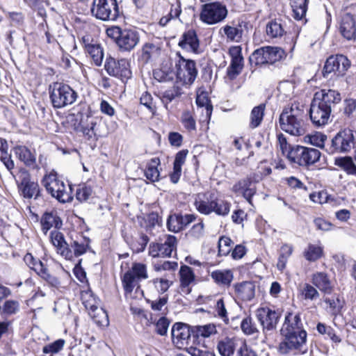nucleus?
Masks as SVG:
<instances>
[{
    "instance_id": "f257e3e1",
    "label": "nucleus",
    "mask_w": 356,
    "mask_h": 356,
    "mask_svg": "<svg viewBox=\"0 0 356 356\" xmlns=\"http://www.w3.org/2000/svg\"><path fill=\"white\" fill-rule=\"evenodd\" d=\"M341 100V95L334 90H321L316 92L309 109V117L318 127L327 124L333 107Z\"/></svg>"
},
{
    "instance_id": "f03ea898",
    "label": "nucleus",
    "mask_w": 356,
    "mask_h": 356,
    "mask_svg": "<svg viewBox=\"0 0 356 356\" xmlns=\"http://www.w3.org/2000/svg\"><path fill=\"white\" fill-rule=\"evenodd\" d=\"M305 118L304 105L293 102L285 106L281 113L279 118L280 127L292 136H302L305 133Z\"/></svg>"
},
{
    "instance_id": "7ed1b4c3",
    "label": "nucleus",
    "mask_w": 356,
    "mask_h": 356,
    "mask_svg": "<svg viewBox=\"0 0 356 356\" xmlns=\"http://www.w3.org/2000/svg\"><path fill=\"white\" fill-rule=\"evenodd\" d=\"M194 206L201 214L209 215L214 213L217 216H225L229 213L231 204L218 198L216 192L207 191L195 195Z\"/></svg>"
},
{
    "instance_id": "20e7f679",
    "label": "nucleus",
    "mask_w": 356,
    "mask_h": 356,
    "mask_svg": "<svg viewBox=\"0 0 356 356\" xmlns=\"http://www.w3.org/2000/svg\"><path fill=\"white\" fill-rule=\"evenodd\" d=\"M49 97L54 108H62L74 104L78 94L69 85L55 82L49 86Z\"/></svg>"
},
{
    "instance_id": "39448f33",
    "label": "nucleus",
    "mask_w": 356,
    "mask_h": 356,
    "mask_svg": "<svg viewBox=\"0 0 356 356\" xmlns=\"http://www.w3.org/2000/svg\"><path fill=\"white\" fill-rule=\"evenodd\" d=\"M282 339L279 343L278 350L281 354L297 355H304L308 351L307 333L281 334Z\"/></svg>"
},
{
    "instance_id": "423d86ee",
    "label": "nucleus",
    "mask_w": 356,
    "mask_h": 356,
    "mask_svg": "<svg viewBox=\"0 0 356 356\" xmlns=\"http://www.w3.org/2000/svg\"><path fill=\"white\" fill-rule=\"evenodd\" d=\"M42 182L47 191L59 202H68L72 200L71 186L60 180L56 173L46 175Z\"/></svg>"
},
{
    "instance_id": "0eeeda50",
    "label": "nucleus",
    "mask_w": 356,
    "mask_h": 356,
    "mask_svg": "<svg viewBox=\"0 0 356 356\" xmlns=\"http://www.w3.org/2000/svg\"><path fill=\"white\" fill-rule=\"evenodd\" d=\"M321 152L314 148L300 145L293 146L289 152V160L302 167H309L319 161Z\"/></svg>"
},
{
    "instance_id": "6e6552de",
    "label": "nucleus",
    "mask_w": 356,
    "mask_h": 356,
    "mask_svg": "<svg viewBox=\"0 0 356 356\" xmlns=\"http://www.w3.org/2000/svg\"><path fill=\"white\" fill-rule=\"evenodd\" d=\"M90 12L93 17L102 21H115L120 15L116 0H93Z\"/></svg>"
},
{
    "instance_id": "1a4fd4ad",
    "label": "nucleus",
    "mask_w": 356,
    "mask_h": 356,
    "mask_svg": "<svg viewBox=\"0 0 356 356\" xmlns=\"http://www.w3.org/2000/svg\"><path fill=\"white\" fill-rule=\"evenodd\" d=\"M225 5L220 2L205 3L202 6L200 18L207 24H215L223 21L227 16Z\"/></svg>"
},
{
    "instance_id": "9d476101",
    "label": "nucleus",
    "mask_w": 356,
    "mask_h": 356,
    "mask_svg": "<svg viewBox=\"0 0 356 356\" xmlns=\"http://www.w3.org/2000/svg\"><path fill=\"white\" fill-rule=\"evenodd\" d=\"M282 49L276 47H264L255 50L250 56V63L255 65L273 64L280 60L284 56Z\"/></svg>"
},
{
    "instance_id": "9b49d317",
    "label": "nucleus",
    "mask_w": 356,
    "mask_h": 356,
    "mask_svg": "<svg viewBox=\"0 0 356 356\" xmlns=\"http://www.w3.org/2000/svg\"><path fill=\"white\" fill-rule=\"evenodd\" d=\"M148 277L147 266L143 263H133L122 277V285L126 293H131L142 280Z\"/></svg>"
},
{
    "instance_id": "f8f14e48",
    "label": "nucleus",
    "mask_w": 356,
    "mask_h": 356,
    "mask_svg": "<svg viewBox=\"0 0 356 356\" xmlns=\"http://www.w3.org/2000/svg\"><path fill=\"white\" fill-rule=\"evenodd\" d=\"M179 59L175 62V68L177 79L184 85H191L197 75V70L195 61L184 58L177 54Z\"/></svg>"
},
{
    "instance_id": "ddd939ff",
    "label": "nucleus",
    "mask_w": 356,
    "mask_h": 356,
    "mask_svg": "<svg viewBox=\"0 0 356 356\" xmlns=\"http://www.w3.org/2000/svg\"><path fill=\"white\" fill-rule=\"evenodd\" d=\"M355 138L354 132L350 129L339 131L332 139L330 147L327 149L330 154L347 152L354 147Z\"/></svg>"
},
{
    "instance_id": "4468645a",
    "label": "nucleus",
    "mask_w": 356,
    "mask_h": 356,
    "mask_svg": "<svg viewBox=\"0 0 356 356\" xmlns=\"http://www.w3.org/2000/svg\"><path fill=\"white\" fill-rule=\"evenodd\" d=\"M350 65L349 60L343 55L331 56L325 61L322 70L323 76L327 78L332 73L337 76H343Z\"/></svg>"
},
{
    "instance_id": "2eb2a0df",
    "label": "nucleus",
    "mask_w": 356,
    "mask_h": 356,
    "mask_svg": "<svg viewBox=\"0 0 356 356\" xmlns=\"http://www.w3.org/2000/svg\"><path fill=\"white\" fill-rule=\"evenodd\" d=\"M257 183L258 181L255 179L254 175H250L236 182L232 191L237 195H241L252 204V198L257 193Z\"/></svg>"
},
{
    "instance_id": "dca6fc26",
    "label": "nucleus",
    "mask_w": 356,
    "mask_h": 356,
    "mask_svg": "<svg viewBox=\"0 0 356 356\" xmlns=\"http://www.w3.org/2000/svg\"><path fill=\"white\" fill-rule=\"evenodd\" d=\"M105 69L108 74L120 78L122 81H125L131 77L129 63L124 58L118 61L113 58L107 59L105 63Z\"/></svg>"
},
{
    "instance_id": "f3484780",
    "label": "nucleus",
    "mask_w": 356,
    "mask_h": 356,
    "mask_svg": "<svg viewBox=\"0 0 356 356\" xmlns=\"http://www.w3.org/2000/svg\"><path fill=\"white\" fill-rule=\"evenodd\" d=\"M90 239L80 234H75L70 237L68 243V250L71 255L69 257H64L66 259L72 260L74 257H78L85 254L90 249Z\"/></svg>"
},
{
    "instance_id": "a211bd4d",
    "label": "nucleus",
    "mask_w": 356,
    "mask_h": 356,
    "mask_svg": "<svg viewBox=\"0 0 356 356\" xmlns=\"http://www.w3.org/2000/svg\"><path fill=\"white\" fill-rule=\"evenodd\" d=\"M256 316L263 327L264 332L276 329L280 314L269 307H261L257 310Z\"/></svg>"
},
{
    "instance_id": "6ab92c4d",
    "label": "nucleus",
    "mask_w": 356,
    "mask_h": 356,
    "mask_svg": "<svg viewBox=\"0 0 356 356\" xmlns=\"http://www.w3.org/2000/svg\"><path fill=\"white\" fill-rule=\"evenodd\" d=\"M171 335L173 343L178 348H182L185 345L188 344V341L192 336L191 327L183 323H176L172 327Z\"/></svg>"
},
{
    "instance_id": "aec40b11",
    "label": "nucleus",
    "mask_w": 356,
    "mask_h": 356,
    "mask_svg": "<svg viewBox=\"0 0 356 356\" xmlns=\"http://www.w3.org/2000/svg\"><path fill=\"white\" fill-rule=\"evenodd\" d=\"M246 29L247 23L238 21L237 23L232 22L231 24L224 26L220 29V32L225 35L227 41L241 42Z\"/></svg>"
},
{
    "instance_id": "412c9836",
    "label": "nucleus",
    "mask_w": 356,
    "mask_h": 356,
    "mask_svg": "<svg viewBox=\"0 0 356 356\" xmlns=\"http://www.w3.org/2000/svg\"><path fill=\"white\" fill-rule=\"evenodd\" d=\"M139 40V34L136 31L125 29H123L117 45L121 51H130L138 44Z\"/></svg>"
},
{
    "instance_id": "4be33fe9",
    "label": "nucleus",
    "mask_w": 356,
    "mask_h": 356,
    "mask_svg": "<svg viewBox=\"0 0 356 356\" xmlns=\"http://www.w3.org/2000/svg\"><path fill=\"white\" fill-rule=\"evenodd\" d=\"M300 332L307 333L303 329L302 323H301L300 315H293L289 313L285 316L284 323L280 330L281 334H288L289 333L297 334Z\"/></svg>"
},
{
    "instance_id": "5701e85b",
    "label": "nucleus",
    "mask_w": 356,
    "mask_h": 356,
    "mask_svg": "<svg viewBox=\"0 0 356 356\" xmlns=\"http://www.w3.org/2000/svg\"><path fill=\"white\" fill-rule=\"evenodd\" d=\"M339 30L341 35L348 40H354L356 38V25L354 17L345 13L340 22Z\"/></svg>"
},
{
    "instance_id": "b1692460",
    "label": "nucleus",
    "mask_w": 356,
    "mask_h": 356,
    "mask_svg": "<svg viewBox=\"0 0 356 356\" xmlns=\"http://www.w3.org/2000/svg\"><path fill=\"white\" fill-rule=\"evenodd\" d=\"M179 46L187 51L199 54L200 43L195 31L189 30L184 33L181 40L179 42Z\"/></svg>"
},
{
    "instance_id": "393cba45",
    "label": "nucleus",
    "mask_w": 356,
    "mask_h": 356,
    "mask_svg": "<svg viewBox=\"0 0 356 356\" xmlns=\"http://www.w3.org/2000/svg\"><path fill=\"white\" fill-rule=\"evenodd\" d=\"M50 240L58 254L63 257H69L71 255L68 250V243L66 242L63 233L58 230L52 231L50 234Z\"/></svg>"
},
{
    "instance_id": "a878e982",
    "label": "nucleus",
    "mask_w": 356,
    "mask_h": 356,
    "mask_svg": "<svg viewBox=\"0 0 356 356\" xmlns=\"http://www.w3.org/2000/svg\"><path fill=\"white\" fill-rule=\"evenodd\" d=\"M42 230L46 234L52 227L59 229L63 223L56 211L46 212L43 214L41 220Z\"/></svg>"
},
{
    "instance_id": "bb28decb",
    "label": "nucleus",
    "mask_w": 356,
    "mask_h": 356,
    "mask_svg": "<svg viewBox=\"0 0 356 356\" xmlns=\"http://www.w3.org/2000/svg\"><path fill=\"white\" fill-rule=\"evenodd\" d=\"M22 176L21 187L24 197L26 198L35 197L36 198L39 195V186L38 183L31 181L29 175L26 172L23 173Z\"/></svg>"
},
{
    "instance_id": "cd10ccee",
    "label": "nucleus",
    "mask_w": 356,
    "mask_h": 356,
    "mask_svg": "<svg viewBox=\"0 0 356 356\" xmlns=\"http://www.w3.org/2000/svg\"><path fill=\"white\" fill-rule=\"evenodd\" d=\"M235 291L238 298L248 301L254 296L255 286L252 282H243L235 285Z\"/></svg>"
},
{
    "instance_id": "c85d7f7f",
    "label": "nucleus",
    "mask_w": 356,
    "mask_h": 356,
    "mask_svg": "<svg viewBox=\"0 0 356 356\" xmlns=\"http://www.w3.org/2000/svg\"><path fill=\"white\" fill-rule=\"evenodd\" d=\"M235 338L226 337L219 341L217 349L221 356H234L238 345Z\"/></svg>"
},
{
    "instance_id": "c756f323",
    "label": "nucleus",
    "mask_w": 356,
    "mask_h": 356,
    "mask_svg": "<svg viewBox=\"0 0 356 356\" xmlns=\"http://www.w3.org/2000/svg\"><path fill=\"white\" fill-rule=\"evenodd\" d=\"M312 283L321 291L325 293H331L332 286L327 275L322 272H318L312 276Z\"/></svg>"
},
{
    "instance_id": "7c9ffc66",
    "label": "nucleus",
    "mask_w": 356,
    "mask_h": 356,
    "mask_svg": "<svg viewBox=\"0 0 356 356\" xmlns=\"http://www.w3.org/2000/svg\"><path fill=\"white\" fill-rule=\"evenodd\" d=\"M159 244L162 257H170L173 252L177 250V241L172 235H166L163 241L161 240Z\"/></svg>"
},
{
    "instance_id": "2f4dec72",
    "label": "nucleus",
    "mask_w": 356,
    "mask_h": 356,
    "mask_svg": "<svg viewBox=\"0 0 356 356\" xmlns=\"http://www.w3.org/2000/svg\"><path fill=\"white\" fill-rule=\"evenodd\" d=\"M217 333V329L214 324H207L204 325H195L191 327V334L193 339L200 337L209 338Z\"/></svg>"
},
{
    "instance_id": "473e14b6",
    "label": "nucleus",
    "mask_w": 356,
    "mask_h": 356,
    "mask_svg": "<svg viewBox=\"0 0 356 356\" xmlns=\"http://www.w3.org/2000/svg\"><path fill=\"white\" fill-rule=\"evenodd\" d=\"M211 277L217 284L220 286H229L233 280V274L229 270H214L211 273Z\"/></svg>"
},
{
    "instance_id": "72a5a7b5",
    "label": "nucleus",
    "mask_w": 356,
    "mask_h": 356,
    "mask_svg": "<svg viewBox=\"0 0 356 356\" xmlns=\"http://www.w3.org/2000/svg\"><path fill=\"white\" fill-rule=\"evenodd\" d=\"M265 108L266 105L264 104H261L252 108L250 115V128L255 129L260 126L264 116Z\"/></svg>"
},
{
    "instance_id": "f704fd0d",
    "label": "nucleus",
    "mask_w": 356,
    "mask_h": 356,
    "mask_svg": "<svg viewBox=\"0 0 356 356\" xmlns=\"http://www.w3.org/2000/svg\"><path fill=\"white\" fill-rule=\"evenodd\" d=\"M334 164L345 171L349 175L356 177V165L350 156L336 158Z\"/></svg>"
},
{
    "instance_id": "c9c22d12",
    "label": "nucleus",
    "mask_w": 356,
    "mask_h": 356,
    "mask_svg": "<svg viewBox=\"0 0 356 356\" xmlns=\"http://www.w3.org/2000/svg\"><path fill=\"white\" fill-rule=\"evenodd\" d=\"M324 302L329 306V312L334 316L341 312L345 304L343 297L336 294L331 298H325Z\"/></svg>"
},
{
    "instance_id": "e433bc0d",
    "label": "nucleus",
    "mask_w": 356,
    "mask_h": 356,
    "mask_svg": "<svg viewBox=\"0 0 356 356\" xmlns=\"http://www.w3.org/2000/svg\"><path fill=\"white\" fill-rule=\"evenodd\" d=\"M180 283L182 288H187L193 283L195 280V275L192 268L186 265H182L179 272Z\"/></svg>"
},
{
    "instance_id": "4c0bfd02",
    "label": "nucleus",
    "mask_w": 356,
    "mask_h": 356,
    "mask_svg": "<svg viewBox=\"0 0 356 356\" xmlns=\"http://www.w3.org/2000/svg\"><path fill=\"white\" fill-rule=\"evenodd\" d=\"M161 49L153 43H145L142 48V60L147 63L152 59L157 58L160 55Z\"/></svg>"
},
{
    "instance_id": "58836bf2",
    "label": "nucleus",
    "mask_w": 356,
    "mask_h": 356,
    "mask_svg": "<svg viewBox=\"0 0 356 356\" xmlns=\"http://www.w3.org/2000/svg\"><path fill=\"white\" fill-rule=\"evenodd\" d=\"M15 152L19 159L26 165H33L35 164V156L26 147H17L15 148Z\"/></svg>"
},
{
    "instance_id": "ea45409f",
    "label": "nucleus",
    "mask_w": 356,
    "mask_h": 356,
    "mask_svg": "<svg viewBox=\"0 0 356 356\" xmlns=\"http://www.w3.org/2000/svg\"><path fill=\"white\" fill-rule=\"evenodd\" d=\"M308 0H291L290 4L293 12L294 18L301 19L307 10Z\"/></svg>"
},
{
    "instance_id": "a19ab883",
    "label": "nucleus",
    "mask_w": 356,
    "mask_h": 356,
    "mask_svg": "<svg viewBox=\"0 0 356 356\" xmlns=\"http://www.w3.org/2000/svg\"><path fill=\"white\" fill-rule=\"evenodd\" d=\"M88 314L97 325L99 326L108 325V316L103 308L98 306L97 309L91 310Z\"/></svg>"
},
{
    "instance_id": "79ce46f5",
    "label": "nucleus",
    "mask_w": 356,
    "mask_h": 356,
    "mask_svg": "<svg viewBox=\"0 0 356 356\" xmlns=\"http://www.w3.org/2000/svg\"><path fill=\"white\" fill-rule=\"evenodd\" d=\"M160 163L159 158H153L148 163L147 169L145 171V175L147 179L152 182H154L159 180V172L157 169V166Z\"/></svg>"
},
{
    "instance_id": "37998d69",
    "label": "nucleus",
    "mask_w": 356,
    "mask_h": 356,
    "mask_svg": "<svg viewBox=\"0 0 356 356\" xmlns=\"http://www.w3.org/2000/svg\"><path fill=\"white\" fill-rule=\"evenodd\" d=\"M86 51L90 56L96 65L99 66L102 64L104 54L99 44L96 43L87 44Z\"/></svg>"
},
{
    "instance_id": "c03bdc74",
    "label": "nucleus",
    "mask_w": 356,
    "mask_h": 356,
    "mask_svg": "<svg viewBox=\"0 0 356 356\" xmlns=\"http://www.w3.org/2000/svg\"><path fill=\"white\" fill-rule=\"evenodd\" d=\"M243 68V58L231 59L229 66L227 69V76L231 80H234L241 74Z\"/></svg>"
},
{
    "instance_id": "a18cd8bd",
    "label": "nucleus",
    "mask_w": 356,
    "mask_h": 356,
    "mask_svg": "<svg viewBox=\"0 0 356 356\" xmlns=\"http://www.w3.org/2000/svg\"><path fill=\"white\" fill-rule=\"evenodd\" d=\"M8 148L6 140L0 138V159L8 170H11L14 168V163L8 152Z\"/></svg>"
},
{
    "instance_id": "49530a36",
    "label": "nucleus",
    "mask_w": 356,
    "mask_h": 356,
    "mask_svg": "<svg viewBox=\"0 0 356 356\" xmlns=\"http://www.w3.org/2000/svg\"><path fill=\"white\" fill-rule=\"evenodd\" d=\"M292 252L293 247L290 245L284 244L281 247L280 254L277 264L278 270L282 271L285 268L288 259L292 254Z\"/></svg>"
},
{
    "instance_id": "de8ad7c7",
    "label": "nucleus",
    "mask_w": 356,
    "mask_h": 356,
    "mask_svg": "<svg viewBox=\"0 0 356 356\" xmlns=\"http://www.w3.org/2000/svg\"><path fill=\"white\" fill-rule=\"evenodd\" d=\"M318 332L322 335H325L326 338L330 339L334 343H339L341 339L335 334L334 330L329 325L323 323H318L316 325Z\"/></svg>"
},
{
    "instance_id": "09e8293b",
    "label": "nucleus",
    "mask_w": 356,
    "mask_h": 356,
    "mask_svg": "<svg viewBox=\"0 0 356 356\" xmlns=\"http://www.w3.org/2000/svg\"><path fill=\"white\" fill-rule=\"evenodd\" d=\"M284 32L282 24L277 21H271L266 26V33L272 38L282 37Z\"/></svg>"
},
{
    "instance_id": "8fccbe9b",
    "label": "nucleus",
    "mask_w": 356,
    "mask_h": 356,
    "mask_svg": "<svg viewBox=\"0 0 356 356\" xmlns=\"http://www.w3.org/2000/svg\"><path fill=\"white\" fill-rule=\"evenodd\" d=\"M323 254V248L321 246L309 244L304 252V256L309 261H315L318 259Z\"/></svg>"
},
{
    "instance_id": "3c124183",
    "label": "nucleus",
    "mask_w": 356,
    "mask_h": 356,
    "mask_svg": "<svg viewBox=\"0 0 356 356\" xmlns=\"http://www.w3.org/2000/svg\"><path fill=\"white\" fill-rule=\"evenodd\" d=\"M181 122L188 131L196 130V122L192 112L189 111H184L181 116Z\"/></svg>"
},
{
    "instance_id": "603ef678",
    "label": "nucleus",
    "mask_w": 356,
    "mask_h": 356,
    "mask_svg": "<svg viewBox=\"0 0 356 356\" xmlns=\"http://www.w3.org/2000/svg\"><path fill=\"white\" fill-rule=\"evenodd\" d=\"M24 261L26 264L32 270H33L38 275L44 268L43 263L35 258L31 253H26L24 257Z\"/></svg>"
},
{
    "instance_id": "864d4df0",
    "label": "nucleus",
    "mask_w": 356,
    "mask_h": 356,
    "mask_svg": "<svg viewBox=\"0 0 356 356\" xmlns=\"http://www.w3.org/2000/svg\"><path fill=\"white\" fill-rule=\"evenodd\" d=\"M19 310V303L15 300H6L1 307V313L6 316H11L17 314Z\"/></svg>"
},
{
    "instance_id": "5fc2aeb1",
    "label": "nucleus",
    "mask_w": 356,
    "mask_h": 356,
    "mask_svg": "<svg viewBox=\"0 0 356 356\" xmlns=\"http://www.w3.org/2000/svg\"><path fill=\"white\" fill-rule=\"evenodd\" d=\"M154 77L159 82H168L173 79L174 73L167 68L156 69L153 72Z\"/></svg>"
},
{
    "instance_id": "6e6d98bb",
    "label": "nucleus",
    "mask_w": 356,
    "mask_h": 356,
    "mask_svg": "<svg viewBox=\"0 0 356 356\" xmlns=\"http://www.w3.org/2000/svg\"><path fill=\"white\" fill-rule=\"evenodd\" d=\"M233 242L230 238L222 236L218 241V254L227 256L232 250Z\"/></svg>"
},
{
    "instance_id": "4d7b16f0",
    "label": "nucleus",
    "mask_w": 356,
    "mask_h": 356,
    "mask_svg": "<svg viewBox=\"0 0 356 356\" xmlns=\"http://www.w3.org/2000/svg\"><path fill=\"white\" fill-rule=\"evenodd\" d=\"M196 103L198 106L204 108L206 117L210 119L213 106L207 97L204 94L197 95L196 98Z\"/></svg>"
},
{
    "instance_id": "13d9d810",
    "label": "nucleus",
    "mask_w": 356,
    "mask_h": 356,
    "mask_svg": "<svg viewBox=\"0 0 356 356\" xmlns=\"http://www.w3.org/2000/svg\"><path fill=\"white\" fill-rule=\"evenodd\" d=\"M184 93L182 88L178 85L174 86V87L170 89L165 90L163 94V102H166V103L172 102L174 99L180 97Z\"/></svg>"
},
{
    "instance_id": "bf43d9fd",
    "label": "nucleus",
    "mask_w": 356,
    "mask_h": 356,
    "mask_svg": "<svg viewBox=\"0 0 356 356\" xmlns=\"http://www.w3.org/2000/svg\"><path fill=\"white\" fill-rule=\"evenodd\" d=\"M305 138H307V140H306L307 142L314 146L322 148L324 147V143L327 139V136L321 132H316L313 134L307 136Z\"/></svg>"
},
{
    "instance_id": "052dcab7",
    "label": "nucleus",
    "mask_w": 356,
    "mask_h": 356,
    "mask_svg": "<svg viewBox=\"0 0 356 356\" xmlns=\"http://www.w3.org/2000/svg\"><path fill=\"white\" fill-rule=\"evenodd\" d=\"M65 340L58 339L54 342L47 344L43 347L42 351L45 354H56L63 348Z\"/></svg>"
},
{
    "instance_id": "680f3d73",
    "label": "nucleus",
    "mask_w": 356,
    "mask_h": 356,
    "mask_svg": "<svg viewBox=\"0 0 356 356\" xmlns=\"http://www.w3.org/2000/svg\"><path fill=\"white\" fill-rule=\"evenodd\" d=\"M215 312L216 315L221 318L225 323H228L229 318L227 316V312L225 308V302L222 298H220L217 300L215 307Z\"/></svg>"
},
{
    "instance_id": "e2e57ef3",
    "label": "nucleus",
    "mask_w": 356,
    "mask_h": 356,
    "mask_svg": "<svg viewBox=\"0 0 356 356\" xmlns=\"http://www.w3.org/2000/svg\"><path fill=\"white\" fill-rule=\"evenodd\" d=\"M167 227L169 231L178 232L182 229L179 215H173L168 217Z\"/></svg>"
},
{
    "instance_id": "0e129e2a",
    "label": "nucleus",
    "mask_w": 356,
    "mask_h": 356,
    "mask_svg": "<svg viewBox=\"0 0 356 356\" xmlns=\"http://www.w3.org/2000/svg\"><path fill=\"white\" fill-rule=\"evenodd\" d=\"M242 331L248 335L257 332V328L250 317L245 318L241 324Z\"/></svg>"
},
{
    "instance_id": "69168bd1",
    "label": "nucleus",
    "mask_w": 356,
    "mask_h": 356,
    "mask_svg": "<svg viewBox=\"0 0 356 356\" xmlns=\"http://www.w3.org/2000/svg\"><path fill=\"white\" fill-rule=\"evenodd\" d=\"M302 294L305 299L310 300H316L319 297V293L316 289L309 284H305Z\"/></svg>"
},
{
    "instance_id": "338daca9",
    "label": "nucleus",
    "mask_w": 356,
    "mask_h": 356,
    "mask_svg": "<svg viewBox=\"0 0 356 356\" xmlns=\"http://www.w3.org/2000/svg\"><path fill=\"white\" fill-rule=\"evenodd\" d=\"M83 303L88 312L91 310L97 309L98 307L97 300L90 293L83 295Z\"/></svg>"
},
{
    "instance_id": "774afa93",
    "label": "nucleus",
    "mask_w": 356,
    "mask_h": 356,
    "mask_svg": "<svg viewBox=\"0 0 356 356\" xmlns=\"http://www.w3.org/2000/svg\"><path fill=\"white\" fill-rule=\"evenodd\" d=\"M238 356H257L255 351H254L250 346H248L245 341L241 342V344L237 350Z\"/></svg>"
}]
</instances>
